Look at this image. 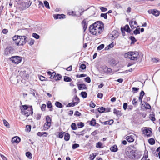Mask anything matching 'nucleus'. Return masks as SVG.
Masks as SVG:
<instances>
[{"label":"nucleus","mask_w":160,"mask_h":160,"mask_svg":"<svg viewBox=\"0 0 160 160\" xmlns=\"http://www.w3.org/2000/svg\"><path fill=\"white\" fill-rule=\"evenodd\" d=\"M148 12L149 14H152L156 17L158 16L160 14L159 12L156 9L149 10Z\"/></svg>","instance_id":"6e6552de"},{"label":"nucleus","mask_w":160,"mask_h":160,"mask_svg":"<svg viewBox=\"0 0 160 160\" xmlns=\"http://www.w3.org/2000/svg\"><path fill=\"white\" fill-rule=\"evenodd\" d=\"M149 118L152 121H154L155 120L154 115L153 114H150L149 116Z\"/></svg>","instance_id":"c03bdc74"},{"label":"nucleus","mask_w":160,"mask_h":160,"mask_svg":"<svg viewBox=\"0 0 160 160\" xmlns=\"http://www.w3.org/2000/svg\"><path fill=\"white\" fill-rule=\"evenodd\" d=\"M55 106L58 108H62L63 107V106L60 102L58 101H56L55 102Z\"/></svg>","instance_id":"393cba45"},{"label":"nucleus","mask_w":160,"mask_h":160,"mask_svg":"<svg viewBox=\"0 0 160 160\" xmlns=\"http://www.w3.org/2000/svg\"><path fill=\"white\" fill-rule=\"evenodd\" d=\"M73 101H75L74 102H78V104L79 101V99L77 96H76Z\"/></svg>","instance_id":"680f3d73"},{"label":"nucleus","mask_w":160,"mask_h":160,"mask_svg":"<svg viewBox=\"0 0 160 160\" xmlns=\"http://www.w3.org/2000/svg\"><path fill=\"white\" fill-rule=\"evenodd\" d=\"M3 122L4 125L6 127H8L9 126L8 123L5 119L3 120Z\"/></svg>","instance_id":"0e129e2a"},{"label":"nucleus","mask_w":160,"mask_h":160,"mask_svg":"<svg viewBox=\"0 0 160 160\" xmlns=\"http://www.w3.org/2000/svg\"><path fill=\"white\" fill-rule=\"evenodd\" d=\"M132 103L133 105H134L135 106L138 105L137 101L136 100V99L134 98L133 99L132 101Z\"/></svg>","instance_id":"3c124183"},{"label":"nucleus","mask_w":160,"mask_h":160,"mask_svg":"<svg viewBox=\"0 0 160 160\" xmlns=\"http://www.w3.org/2000/svg\"><path fill=\"white\" fill-rule=\"evenodd\" d=\"M71 127L72 129L73 130H75L77 129L76 124L75 123H72Z\"/></svg>","instance_id":"79ce46f5"},{"label":"nucleus","mask_w":160,"mask_h":160,"mask_svg":"<svg viewBox=\"0 0 160 160\" xmlns=\"http://www.w3.org/2000/svg\"><path fill=\"white\" fill-rule=\"evenodd\" d=\"M34 40L33 39L31 38L28 43L29 45L31 46L34 44Z\"/></svg>","instance_id":"603ef678"},{"label":"nucleus","mask_w":160,"mask_h":160,"mask_svg":"<svg viewBox=\"0 0 160 160\" xmlns=\"http://www.w3.org/2000/svg\"><path fill=\"white\" fill-rule=\"evenodd\" d=\"M80 68L82 70L85 69L86 68V65L84 64H82L81 65Z\"/></svg>","instance_id":"69168bd1"},{"label":"nucleus","mask_w":160,"mask_h":160,"mask_svg":"<svg viewBox=\"0 0 160 160\" xmlns=\"http://www.w3.org/2000/svg\"><path fill=\"white\" fill-rule=\"evenodd\" d=\"M84 130H83L81 132H77V135H82L83 136L84 134Z\"/></svg>","instance_id":"4d7b16f0"},{"label":"nucleus","mask_w":160,"mask_h":160,"mask_svg":"<svg viewBox=\"0 0 160 160\" xmlns=\"http://www.w3.org/2000/svg\"><path fill=\"white\" fill-rule=\"evenodd\" d=\"M30 111L29 112H26L25 111L22 112V114L25 115L26 116L28 117L30 114H32L33 113L32 108V106H30Z\"/></svg>","instance_id":"9b49d317"},{"label":"nucleus","mask_w":160,"mask_h":160,"mask_svg":"<svg viewBox=\"0 0 160 160\" xmlns=\"http://www.w3.org/2000/svg\"><path fill=\"white\" fill-rule=\"evenodd\" d=\"M113 43L110 44L108 47H106L105 48L106 50H108L109 48H111L113 47Z\"/></svg>","instance_id":"49530a36"},{"label":"nucleus","mask_w":160,"mask_h":160,"mask_svg":"<svg viewBox=\"0 0 160 160\" xmlns=\"http://www.w3.org/2000/svg\"><path fill=\"white\" fill-rule=\"evenodd\" d=\"M123 28L124 31H125L128 33H130V32L132 30L130 29L128 25L127 24Z\"/></svg>","instance_id":"412c9836"},{"label":"nucleus","mask_w":160,"mask_h":160,"mask_svg":"<svg viewBox=\"0 0 160 160\" xmlns=\"http://www.w3.org/2000/svg\"><path fill=\"white\" fill-rule=\"evenodd\" d=\"M148 142L151 145H153L155 143V141L153 138H151L148 140Z\"/></svg>","instance_id":"473e14b6"},{"label":"nucleus","mask_w":160,"mask_h":160,"mask_svg":"<svg viewBox=\"0 0 160 160\" xmlns=\"http://www.w3.org/2000/svg\"><path fill=\"white\" fill-rule=\"evenodd\" d=\"M46 107V105L45 104H43L42 105L41 107V109L42 111H44L45 110Z\"/></svg>","instance_id":"bf43d9fd"},{"label":"nucleus","mask_w":160,"mask_h":160,"mask_svg":"<svg viewBox=\"0 0 160 160\" xmlns=\"http://www.w3.org/2000/svg\"><path fill=\"white\" fill-rule=\"evenodd\" d=\"M81 95L82 97L84 98H86L87 96V93L85 92H81Z\"/></svg>","instance_id":"58836bf2"},{"label":"nucleus","mask_w":160,"mask_h":160,"mask_svg":"<svg viewBox=\"0 0 160 160\" xmlns=\"http://www.w3.org/2000/svg\"><path fill=\"white\" fill-rule=\"evenodd\" d=\"M103 124L105 125H111L113 123V120L112 119L110 120L109 121H106L103 122Z\"/></svg>","instance_id":"5701e85b"},{"label":"nucleus","mask_w":160,"mask_h":160,"mask_svg":"<svg viewBox=\"0 0 160 160\" xmlns=\"http://www.w3.org/2000/svg\"><path fill=\"white\" fill-rule=\"evenodd\" d=\"M128 156L130 158L134 159L136 157L135 153L134 151H132Z\"/></svg>","instance_id":"2eb2a0df"},{"label":"nucleus","mask_w":160,"mask_h":160,"mask_svg":"<svg viewBox=\"0 0 160 160\" xmlns=\"http://www.w3.org/2000/svg\"><path fill=\"white\" fill-rule=\"evenodd\" d=\"M10 59L12 62L17 64L21 62L22 60L21 58L18 56H12L10 58Z\"/></svg>","instance_id":"39448f33"},{"label":"nucleus","mask_w":160,"mask_h":160,"mask_svg":"<svg viewBox=\"0 0 160 160\" xmlns=\"http://www.w3.org/2000/svg\"><path fill=\"white\" fill-rule=\"evenodd\" d=\"M14 52V49L11 47H7L4 50V54L7 55L13 53Z\"/></svg>","instance_id":"423d86ee"},{"label":"nucleus","mask_w":160,"mask_h":160,"mask_svg":"<svg viewBox=\"0 0 160 160\" xmlns=\"http://www.w3.org/2000/svg\"><path fill=\"white\" fill-rule=\"evenodd\" d=\"M44 4L45 7L48 9H50V7L48 2L47 1H45L44 2Z\"/></svg>","instance_id":"c9c22d12"},{"label":"nucleus","mask_w":160,"mask_h":160,"mask_svg":"<svg viewBox=\"0 0 160 160\" xmlns=\"http://www.w3.org/2000/svg\"><path fill=\"white\" fill-rule=\"evenodd\" d=\"M77 125L79 128H82L84 126V123L81 122L78 123Z\"/></svg>","instance_id":"09e8293b"},{"label":"nucleus","mask_w":160,"mask_h":160,"mask_svg":"<svg viewBox=\"0 0 160 160\" xmlns=\"http://www.w3.org/2000/svg\"><path fill=\"white\" fill-rule=\"evenodd\" d=\"M32 36L33 37L36 38V39H38L40 38L39 36L36 33H33L32 34Z\"/></svg>","instance_id":"de8ad7c7"},{"label":"nucleus","mask_w":160,"mask_h":160,"mask_svg":"<svg viewBox=\"0 0 160 160\" xmlns=\"http://www.w3.org/2000/svg\"><path fill=\"white\" fill-rule=\"evenodd\" d=\"M96 156V153H92L90 155V158L91 160H93L95 158Z\"/></svg>","instance_id":"4c0bfd02"},{"label":"nucleus","mask_w":160,"mask_h":160,"mask_svg":"<svg viewBox=\"0 0 160 160\" xmlns=\"http://www.w3.org/2000/svg\"><path fill=\"white\" fill-rule=\"evenodd\" d=\"M130 39L132 41L131 44H134L135 42H136V40L135 38L132 36L130 37Z\"/></svg>","instance_id":"e433bc0d"},{"label":"nucleus","mask_w":160,"mask_h":160,"mask_svg":"<svg viewBox=\"0 0 160 160\" xmlns=\"http://www.w3.org/2000/svg\"><path fill=\"white\" fill-rule=\"evenodd\" d=\"M139 54L137 52H129L125 53L124 57L131 60H136L138 58Z\"/></svg>","instance_id":"7ed1b4c3"},{"label":"nucleus","mask_w":160,"mask_h":160,"mask_svg":"<svg viewBox=\"0 0 160 160\" xmlns=\"http://www.w3.org/2000/svg\"><path fill=\"white\" fill-rule=\"evenodd\" d=\"M145 94L144 92L142 90L140 93V96L139 97V100L141 102V104L143 105L142 104V100L143 99V96Z\"/></svg>","instance_id":"ddd939ff"},{"label":"nucleus","mask_w":160,"mask_h":160,"mask_svg":"<svg viewBox=\"0 0 160 160\" xmlns=\"http://www.w3.org/2000/svg\"><path fill=\"white\" fill-rule=\"evenodd\" d=\"M47 107L48 108H50V111H52L53 109L52 108V104L51 102L50 101H48L47 102Z\"/></svg>","instance_id":"b1692460"},{"label":"nucleus","mask_w":160,"mask_h":160,"mask_svg":"<svg viewBox=\"0 0 160 160\" xmlns=\"http://www.w3.org/2000/svg\"><path fill=\"white\" fill-rule=\"evenodd\" d=\"M74 115L76 116H80L81 115V113L78 111L75 112Z\"/></svg>","instance_id":"e2e57ef3"},{"label":"nucleus","mask_w":160,"mask_h":160,"mask_svg":"<svg viewBox=\"0 0 160 160\" xmlns=\"http://www.w3.org/2000/svg\"><path fill=\"white\" fill-rule=\"evenodd\" d=\"M100 9L102 12H105L107 10V9L106 8L103 7H100Z\"/></svg>","instance_id":"6e6d98bb"},{"label":"nucleus","mask_w":160,"mask_h":160,"mask_svg":"<svg viewBox=\"0 0 160 160\" xmlns=\"http://www.w3.org/2000/svg\"><path fill=\"white\" fill-rule=\"evenodd\" d=\"M64 81L66 82H71L72 79L68 76H65L64 77Z\"/></svg>","instance_id":"c85d7f7f"},{"label":"nucleus","mask_w":160,"mask_h":160,"mask_svg":"<svg viewBox=\"0 0 160 160\" xmlns=\"http://www.w3.org/2000/svg\"><path fill=\"white\" fill-rule=\"evenodd\" d=\"M113 113L116 115L117 117H120L122 115L121 111L118 110L115 108L113 109Z\"/></svg>","instance_id":"4468645a"},{"label":"nucleus","mask_w":160,"mask_h":160,"mask_svg":"<svg viewBox=\"0 0 160 160\" xmlns=\"http://www.w3.org/2000/svg\"><path fill=\"white\" fill-rule=\"evenodd\" d=\"M13 40L16 44L18 46L25 44L28 41V38L25 36H15L13 37Z\"/></svg>","instance_id":"f03ea898"},{"label":"nucleus","mask_w":160,"mask_h":160,"mask_svg":"<svg viewBox=\"0 0 160 160\" xmlns=\"http://www.w3.org/2000/svg\"><path fill=\"white\" fill-rule=\"evenodd\" d=\"M98 111L100 113H103L105 111V108L103 107L101 108H99L98 109Z\"/></svg>","instance_id":"c756f323"},{"label":"nucleus","mask_w":160,"mask_h":160,"mask_svg":"<svg viewBox=\"0 0 160 160\" xmlns=\"http://www.w3.org/2000/svg\"><path fill=\"white\" fill-rule=\"evenodd\" d=\"M28 108V107L27 105H22L20 108V109H21V112L22 113L25 112V110H27Z\"/></svg>","instance_id":"4be33fe9"},{"label":"nucleus","mask_w":160,"mask_h":160,"mask_svg":"<svg viewBox=\"0 0 160 160\" xmlns=\"http://www.w3.org/2000/svg\"><path fill=\"white\" fill-rule=\"evenodd\" d=\"M128 107V104L127 103L125 102L123 104V108L124 110H126Z\"/></svg>","instance_id":"338daca9"},{"label":"nucleus","mask_w":160,"mask_h":160,"mask_svg":"<svg viewBox=\"0 0 160 160\" xmlns=\"http://www.w3.org/2000/svg\"><path fill=\"white\" fill-rule=\"evenodd\" d=\"M62 76L59 74H58L57 75L55 74L54 76V79L56 81L60 80Z\"/></svg>","instance_id":"bb28decb"},{"label":"nucleus","mask_w":160,"mask_h":160,"mask_svg":"<svg viewBox=\"0 0 160 160\" xmlns=\"http://www.w3.org/2000/svg\"><path fill=\"white\" fill-rule=\"evenodd\" d=\"M145 105H146V107H145L146 108L149 109L151 108L150 105L148 102H146Z\"/></svg>","instance_id":"774afa93"},{"label":"nucleus","mask_w":160,"mask_h":160,"mask_svg":"<svg viewBox=\"0 0 160 160\" xmlns=\"http://www.w3.org/2000/svg\"><path fill=\"white\" fill-rule=\"evenodd\" d=\"M82 24L83 26L84 32L86 30L88 26L86 22V21L85 19H84L82 21Z\"/></svg>","instance_id":"f3484780"},{"label":"nucleus","mask_w":160,"mask_h":160,"mask_svg":"<svg viewBox=\"0 0 160 160\" xmlns=\"http://www.w3.org/2000/svg\"><path fill=\"white\" fill-rule=\"evenodd\" d=\"M104 71H106V72L108 73H110L112 72V69L110 68H108L107 67H106L104 68Z\"/></svg>","instance_id":"7c9ffc66"},{"label":"nucleus","mask_w":160,"mask_h":160,"mask_svg":"<svg viewBox=\"0 0 160 160\" xmlns=\"http://www.w3.org/2000/svg\"><path fill=\"white\" fill-rule=\"evenodd\" d=\"M151 129L150 128H145L143 130V133L148 137H150L151 136L152 132Z\"/></svg>","instance_id":"0eeeda50"},{"label":"nucleus","mask_w":160,"mask_h":160,"mask_svg":"<svg viewBox=\"0 0 160 160\" xmlns=\"http://www.w3.org/2000/svg\"><path fill=\"white\" fill-rule=\"evenodd\" d=\"M78 89L79 90L86 89L87 88L86 85L84 84H81L78 86Z\"/></svg>","instance_id":"6ab92c4d"},{"label":"nucleus","mask_w":160,"mask_h":160,"mask_svg":"<svg viewBox=\"0 0 160 160\" xmlns=\"http://www.w3.org/2000/svg\"><path fill=\"white\" fill-rule=\"evenodd\" d=\"M26 130L27 131L30 132L31 129V126L30 125H27L26 126Z\"/></svg>","instance_id":"13d9d810"},{"label":"nucleus","mask_w":160,"mask_h":160,"mask_svg":"<svg viewBox=\"0 0 160 160\" xmlns=\"http://www.w3.org/2000/svg\"><path fill=\"white\" fill-rule=\"evenodd\" d=\"M21 139L18 136H16L13 137L12 139V143H18L20 141Z\"/></svg>","instance_id":"f8f14e48"},{"label":"nucleus","mask_w":160,"mask_h":160,"mask_svg":"<svg viewBox=\"0 0 160 160\" xmlns=\"http://www.w3.org/2000/svg\"><path fill=\"white\" fill-rule=\"evenodd\" d=\"M111 151L113 152H116L118 151L117 146L116 145H114L110 148Z\"/></svg>","instance_id":"aec40b11"},{"label":"nucleus","mask_w":160,"mask_h":160,"mask_svg":"<svg viewBox=\"0 0 160 160\" xmlns=\"http://www.w3.org/2000/svg\"><path fill=\"white\" fill-rule=\"evenodd\" d=\"M126 139L129 142H132L134 141L133 137L132 135L128 136L126 137Z\"/></svg>","instance_id":"a211bd4d"},{"label":"nucleus","mask_w":160,"mask_h":160,"mask_svg":"<svg viewBox=\"0 0 160 160\" xmlns=\"http://www.w3.org/2000/svg\"><path fill=\"white\" fill-rule=\"evenodd\" d=\"M103 24L102 22L98 21L91 25L89 27V31L93 35L100 34L103 30Z\"/></svg>","instance_id":"f257e3e1"},{"label":"nucleus","mask_w":160,"mask_h":160,"mask_svg":"<svg viewBox=\"0 0 160 160\" xmlns=\"http://www.w3.org/2000/svg\"><path fill=\"white\" fill-rule=\"evenodd\" d=\"M104 46V45L103 44H102L98 46L97 48L98 50H100L101 49H102Z\"/></svg>","instance_id":"37998d69"},{"label":"nucleus","mask_w":160,"mask_h":160,"mask_svg":"<svg viewBox=\"0 0 160 160\" xmlns=\"http://www.w3.org/2000/svg\"><path fill=\"white\" fill-rule=\"evenodd\" d=\"M78 104V102H73L69 103L68 105H67L66 107H74L76 105H77Z\"/></svg>","instance_id":"a878e982"},{"label":"nucleus","mask_w":160,"mask_h":160,"mask_svg":"<svg viewBox=\"0 0 160 160\" xmlns=\"http://www.w3.org/2000/svg\"><path fill=\"white\" fill-rule=\"evenodd\" d=\"M102 143L101 142H98L96 143V147L99 148H103V147H102Z\"/></svg>","instance_id":"72a5a7b5"},{"label":"nucleus","mask_w":160,"mask_h":160,"mask_svg":"<svg viewBox=\"0 0 160 160\" xmlns=\"http://www.w3.org/2000/svg\"><path fill=\"white\" fill-rule=\"evenodd\" d=\"M70 137V135L68 133H66L64 135V139L66 141H68L69 140Z\"/></svg>","instance_id":"cd10ccee"},{"label":"nucleus","mask_w":160,"mask_h":160,"mask_svg":"<svg viewBox=\"0 0 160 160\" xmlns=\"http://www.w3.org/2000/svg\"><path fill=\"white\" fill-rule=\"evenodd\" d=\"M46 122L44 125V130L48 129L51 125V119L49 116H47L46 118Z\"/></svg>","instance_id":"20e7f679"},{"label":"nucleus","mask_w":160,"mask_h":160,"mask_svg":"<svg viewBox=\"0 0 160 160\" xmlns=\"http://www.w3.org/2000/svg\"><path fill=\"white\" fill-rule=\"evenodd\" d=\"M139 89V88H138L133 87L132 88V91L134 93L137 92Z\"/></svg>","instance_id":"864d4df0"},{"label":"nucleus","mask_w":160,"mask_h":160,"mask_svg":"<svg viewBox=\"0 0 160 160\" xmlns=\"http://www.w3.org/2000/svg\"><path fill=\"white\" fill-rule=\"evenodd\" d=\"M85 81L88 83H90L91 82V79L89 77H87L85 78Z\"/></svg>","instance_id":"052dcab7"},{"label":"nucleus","mask_w":160,"mask_h":160,"mask_svg":"<svg viewBox=\"0 0 160 160\" xmlns=\"http://www.w3.org/2000/svg\"><path fill=\"white\" fill-rule=\"evenodd\" d=\"M140 28H137L134 31L133 33L135 35L139 34L140 33Z\"/></svg>","instance_id":"2f4dec72"},{"label":"nucleus","mask_w":160,"mask_h":160,"mask_svg":"<svg viewBox=\"0 0 160 160\" xmlns=\"http://www.w3.org/2000/svg\"><path fill=\"white\" fill-rule=\"evenodd\" d=\"M20 76L24 79H27L29 77V75L26 71H21L20 73Z\"/></svg>","instance_id":"1a4fd4ad"},{"label":"nucleus","mask_w":160,"mask_h":160,"mask_svg":"<svg viewBox=\"0 0 160 160\" xmlns=\"http://www.w3.org/2000/svg\"><path fill=\"white\" fill-rule=\"evenodd\" d=\"M107 13H101L100 15V16L101 17L105 19H106L107 18Z\"/></svg>","instance_id":"8fccbe9b"},{"label":"nucleus","mask_w":160,"mask_h":160,"mask_svg":"<svg viewBox=\"0 0 160 160\" xmlns=\"http://www.w3.org/2000/svg\"><path fill=\"white\" fill-rule=\"evenodd\" d=\"M48 74L49 76H55V74H56V73L55 72H51L50 71H48Z\"/></svg>","instance_id":"5fc2aeb1"},{"label":"nucleus","mask_w":160,"mask_h":160,"mask_svg":"<svg viewBox=\"0 0 160 160\" xmlns=\"http://www.w3.org/2000/svg\"><path fill=\"white\" fill-rule=\"evenodd\" d=\"M79 147V145L78 144L75 143L73 144L72 145V148L73 149H75L76 148Z\"/></svg>","instance_id":"a19ab883"},{"label":"nucleus","mask_w":160,"mask_h":160,"mask_svg":"<svg viewBox=\"0 0 160 160\" xmlns=\"http://www.w3.org/2000/svg\"><path fill=\"white\" fill-rule=\"evenodd\" d=\"M65 133V132H60L58 134V137L60 138H62L64 136V134Z\"/></svg>","instance_id":"a18cd8bd"},{"label":"nucleus","mask_w":160,"mask_h":160,"mask_svg":"<svg viewBox=\"0 0 160 160\" xmlns=\"http://www.w3.org/2000/svg\"><path fill=\"white\" fill-rule=\"evenodd\" d=\"M65 15L63 14H57L55 15L54 16V19H62L64 18H65Z\"/></svg>","instance_id":"dca6fc26"},{"label":"nucleus","mask_w":160,"mask_h":160,"mask_svg":"<svg viewBox=\"0 0 160 160\" xmlns=\"http://www.w3.org/2000/svg\"><path fill=\"white\" fill-rule=\"evenodd\" d=\"M96 122L95 119H92L90 122V124L92 126H94L96 124Z\"/></svg>","instance_id":"f704fd0d"},{"label":"nucleus","mask_w":160,"mask_h":160,"mask_svg":"<svg viewBox=\"0 0 160 160\" xmlns=\"http://www.w3.org/2000/svg\"><path fill=\"white\" fill-rule=\"evenodd\" d=\"M129 24L132 29H133L137 26V23L136 21L133 19L130 22Z\"/></svg>","instance_id":"9d476101"},{"label":"nucleus","mask_w":160,"mask_h":160,"mask_svg":"<svg viewBox=\"0 0 160 160\" xmlns=\"http://www.w3.org/2000/svg\"><path fill=\"white\" fill-rule=\"evenodd\" d=\"M26 156L30 159L32 158V154L29 152H26Z\"/></svg>","instance_id":"ea45409f"}]
</instances>
